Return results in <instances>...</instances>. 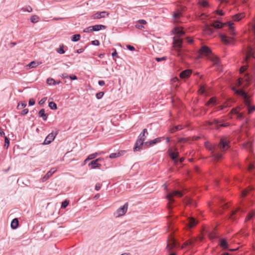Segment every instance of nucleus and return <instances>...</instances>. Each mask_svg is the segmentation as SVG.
<instances>
[{
  "label": "nucleus",
  "mask_w": 255,
  "mask_h": 255,
  "mask_svg": "<svg viewBox=\"0 0 255 255\" xmlns=\"http://www.w3.org/2000/svg\"><path fill=\"white\" fill-rule=\"evenodd\" d=\"M229 144V142L225 139L221 138L218 145H213L209 141H206L204 145L207 149L211 151L213 158L218 160L222 157V154L220 152H225L230 147Z\"/></svg>",
  "instance_id": "nucleus-1"
},
{
  "label": "nucleus",
  "mask_w": 255,
  "mask_h": 255,
  "mask_svg": "<svg viewBox=\"0 0 255 255\" xmlns=\"http://www.w3.org/2000/svg\"><path fill=\"white\" fill-rule=\"evenodd\" d=\"M148 135V132L146 128H144L142 131L140 133L138 137V139H137L134 147L133 148L134 150L135 151H140L141 149H142V147L145 146V142H144L147 135Z\"/></svg>",
  "instance_id": "nucleus-2"
},
{
  "label": "nucleus",
  "mask_w": 255,
  "mask_h": 255,
  "mask_svg": "<svg viewBox=\"0 0 255 255\" xmlns=\"http://www.w3.org/2000/svg\"><path fill=\"white\" fill-rule=\"evenodd\" d=\"M226 25H228L229 26L230 34L233 36H235V29L233 26V23L231 22H228L227 23H222L219 21H216L211 24V26L217 29H219L224 27Z\"/></svg>",
  "instance_id": "nucleus-3"
},
{
  "label": "nucleus",
  "mask_w": 255,
  "mask_h": 255,
  "mask_svg": "<svg viewBox=\"0 0 255 255\" xmlns=\"http://www.w3.org/2000/svg\"><path fill=\"white\" fill-rule=\"evenodd\" d=\"M182 196V192L177 190H174L171 193H167L166 195V198L169 201V203H168L167 205L168 208L169 209H171L172 208V207L170 206V204L174 202V200L172 198L173 196H178L181 197Z\"/></svg>",
  "instance_id": "nucleus-4"
},
{
  "label": "nucleus",
  "mask_w": 255,
  "mask_h": 255,
  "mask_svg": "<svg viewBox=\"0 0 255 255\" xmlns=\"http://www.w3.org/2000/svg\"><path fill=\"white\" fill-rule=\"evenodd\" d=\"M183 40L180 37H173V44L178 56L181 54V49L182 47Z\"/></svg>",
  "instance_id": "nucleus-5"
},
{
  "label": "nucleus",
  "mask_w": 255,
  "mask_h": 255,
  "mask_svg": "<svg viewBox=\"0 0 255 255\" xmlns=\"http://www.w3.org/2000/svg\"><path fill=\"white\" fill-rule=\"evenodd\" d=\"M167 152L171 159L176 163L178 162L177 158L179 156V152L177 149L175 148L173 151L171 148H169Z\"/></svg>",
  "instance_id": "nucleus-6"
},
{
  "label": "nucleus",
  "mask_w": 255,
  "mask_h": 255,
  "mask_svg": "<svg viewBox=\"0 0 255 255\" xmlns=\"http://www.w3.org/2000/svg\"><path fill=\"white\" fill-rule=\"evenodd\" d=\"M104 159L102 158H98L95 160H93L91 161L89 164L88 166L91 169H94L95 168H100L102 166V164L99 163L100 161H103Z\"/></svg>",
  "instance_id": "nucleus-7"
},
{
  "label": "nucleus",
  "mask_w": 255,
  "mask_h": 255,
  "mask_svg": "<svg viewBox=\"0 0 255 255\" xmlns=\"http://www.w3.org/2000/svg\"><path fill=\"white\" fill-rule=\"evenodd\" d=\"M128 208V203H126L122 207L119 208L115 213L117 217L124 215L127 212Z\"/></svg>",
  "instance_id": "nucleus-8"
},
{
  "label": "nucleus",
  "mask_w": 255,
  "mask_h": 255,
  "mask_svg": "<svg viewBox=\"0 0 255 255\" xmlns=\"http://www.w3.org/2000/svg\"><path fill=\"white\" fill-rule=\"evenodd\" d=\"M164 139V137H157L153 140H151L145 142V147H149L152 145L155 144L157 143L160 142L162 140Z\"/></svg>",
  "instance_id": "nucleus-9"
},
{
  "label": "nucleus",
  "mask_w": 255,
  "mask_h": 255,
  "mask_svg": "<svg viewBox=\"0 0 255 255\" xmlns=\"http://www.w3.org/2000/svg\"><path fill=\"white\" fill-rule=\"evenodd\" d=\"M57 133L51 132L49 133L45 138L43 144H50L55 138Z\"/></svg>",
  "instance_id": "nucleus-10"
},
{
  "label": "nucleus",
  "mask_w": 255,
  "mask_h": 255,
  "mask_svg": "<svg viewBox=\"0 0 255 255\" xmlns=\"http://www.w3.org/2000/svg\"><path fill=\"white\" fill-rule=\"evenodd\" d=\"M199 53L201 55L208 56L211 54V50L209 47L204 45L200 48Z\"/></svg>",
  "instance_id": "nucleus-11"
},
{
  "label": "nucleus",
  "mask_w": 255,
  "mask_h": 255,
  "mask_svg": "<svg viewBox=\"0 0 255 255\" xmlns=\"http://www.w3.org/2000/svg\"><path fill=\"white\" fill-rule=\"evenodd\" d=\"M197 242V239L195 238H191L189 240L185 242L183 245V247H188L189 248L193 247Z\"/></svg>",
  "instance_id": "nucleus-12"
},
{
  "label": "nucleus",
  "mask_w": 255,
  "mask_h": 255,
  "mask_svg": "<svg viewBox=\"0 0 255 255\" xmlns=\"http://www.w3.org/2000/svg\"><path fill=\"white\" fill-rule=\"evenodd\" d=\"M251 57L255 58L254 56V49L253 47L249 46L248 48L246 56L245 57V60L248 62V60Z\"/></svg>",
  "instance_id": "nucleus-13"
},
{
  "label": "nucleus",
  "mask_w": 255,
  "mask_h": 255,
  "mask_svg": "<svg viewBox=\"0 0 255 255\" xmlns=\"http://www.w3.org/2000/svg\"><path fill=\"white\" fill-rule=\"evenodd\" d=\"M211 60L214 63V65L217 66L218 69L220 68V60L219 57L215 55H211L210 57Z\"/></svg>",
  "instance_id": "nucleus-14"
},
{
  "label": "nucleus",
  "mask_w": 255,
  "mask_h": 255,
  "mask_svg": "<svg viewBox=\"0 0 255 255\" xmlns=\"http://www.w3.org/2000/svg\"><path fill=\"white\" fill-rule=\"evenodd\" d=\"M56 171V170L54 168H51L49 171L47 172V173L42 178V182L46 181L52 175L53 173L55 172Z\"/></svg>",
  "instance_id": "nucleus-15"
},
{
  "label": "nucleus",
  "mask_w": 255,
  "mask_h": 255,
  "mask_svg": "<svg viewBox=\"0 0 255 255\" xmlns=\"http://www.w3.org/2000/svg\"><path fill=\"white\" fill-rule=\"evenodd\" d=\"M109 13L106 11H103L102 12H97L96 13L94 16V19H100L101 18L105 17L106 16H108Z\"/></svg>",
  "instance_id": "nucleus-16"
},
{
  "label": "nucleus",
  "mask_w": 255,
  "mask_h": 255,
  "mask_svg": "<svg viewBox=\"0 0 255 255\" xmlns=\"http://www.w3.org/2000/svg\"><path fill=\"white\" fill-rule=\"evenodd\" d=\"M191 74V71L190 70H185L182 71L180 73V77L182 79H185L190 76Z\"/></svg>",
  "instance_id": "nucleus-17"
},
{
  "label": "nucleus",
  "mask_w": 255,
  "mask_h": 255,
  "mask_svg": "<svg viewBox=\"0 0 255 255\" xmlns=\"http://www.w3.org/2000/svg\"><path fill=\"white\" fill-rule=\"evenodd\" d=\"M38 117L41 118L43 121H46L48 118V115L45 113L44 109H41L38 112Z\"/></svg>",
  "instance_id": "nucleus-18"
},
{
  "label": "nucleus",
  "mask_w": 255,
  "mask_h": 255,
  "mask_svg": "<svg viewBox=\"0 0 255 255\" xmlns=\"http://www.w3.org/2000/svg\"><path fill=\"white\" fill-rule=\"evenodd\" d=\"M198 223V221L193 217L188 218V226L190 228L194 227Z\"/></svg>",
  "instance_id": "nucleus-19"
},
{
  "label": "nucleus",
  "mask_w": 255,
  "mask_h": 255,
  "mask_svg": "<svg viewBox=\"0 0 255 255\" xmlns=\"http://www.w3.org/2000/svg\"><path fill=\"white\" fill-rule=\"evenodd\" d=\"M220 37L222 40V41L225 43V44H228L230 43V40H233V38H229L228 37H227V36H226L225 35H223V34H221L220 35Z\"/></svg>",
  "instance_id": "nucleus-20"
},
{
  "label": "nucleus",
  "mask_w": 255,
  "mask_h": 255,
  "mask_svg": "<svg viewBox=\"0 0 255 255\" xmlns=\"http://www.w3.org/2000/svg\"><path fill=\"white\" fill-rule=\"evenodd\" d=\"M125 152V150H121L118 152L112 153L110 154L109 157L111 159L115 158L116 157H118L121 155H123Z\"/></svg>",
  "instance_id": "nucleus-21"
},
{
  "label": "nucleus",
  "mask_w": 255,
  "mask_h": 255,
  "mask_svg": "<svg viewBox=\"0 0 255 255\" xmlns=\"http://www.w3.org/2000/svg\"><path fill=\"white\" fill-rule=\"evenodd\" d=\"M175 33L176 34L175 37H180V36L183 35L185 34L184 31L179 27H175L174 28Z\"/></svg>",
  "instance_id": "nucleus-22"
},
{
  "label": "nucleus",
  "mask_w": 255,
  "mask_h": 255,
  "mask_svg": "<svg viewBox=\"0 0 255 255\" xmlns=\"http://www.w3.org/2000/svg\"><path fill=\"white\" fill-rule=\"evenodd\" d=\"M211 25H206L204 27V32L207 34H211L214 32V30L211 27Z\"/></svg>",
  "instance_id": "nucleus-23"
},
{
  "label": "nucleus",
  "mask_w": 255,
  "mask_h": 255,
  "mask_svg": "<svg viewBox=\"0 0 255 255\" xmlns=\"http://www.w3.org/2000/svg\"><path fill=\"white\" fill-rule=\"evenodd\" d=\"M106 27V26L102 24H97L92 26V30H93V31H99L102 29H105Z\"/></svg>",
  "instance_id": "nucleus-24"
},
{
  "label": "nucleus",
  "mask_w": 255,
  "mask_h": 255,
  "mask_svg": "<svg viewBox=\"0 0 255 255\" xmlns=\"http://www.w3.org/2000/svg\"><path fill=\"white\" fill-rule=\"evenodd\" d=\"M18 226V220L17 218L13 219L11 222L10 226L12 229H16Z\"/></svg>",
  "instance_id": "nucleus-25"
},
{
  "label": "nucleus",
  "mask_w": 255,
  "mask_h": 255,
  "mask_svg": "<svg viewBox=\"0 0 255 255\" xmlns=\"http://www.w3.org/2000/svg\"><path fill=\"white\" fill-rule=\"evenodd\" d=\"M220 246L224 250L228 248V244L226 240L224 239H222L220 242Z\"/></svg>",
  "instance_id": "nucleus-26"
},
{
  "label": "nucleus",
  "mask_w": 255,
  "mask_h": 255,
  "mask_svg": "<svg viewBox=\"0 0 255 255\" xmlns=\"http://www.w3.org/2000/svg\"><path fill=\"white\" fill-rule=\"evenodd\" d=\"M182 128V126L181 125H178L170 129L169 131L170 133H174L177 131L181 130Z\"/></svg>",
  "instance_id": "nucleus-27"
},
{
  "label": "nucleus",
  "mask_w": 255,
  "mask_h": 255,
  "mask_svg": "<svg viewBox=\"0 0 255 255\" xmlns=\"http://www.w3.org/2000/svg\"><path fill=\"white\" fill-rule=\"evenodd\" d=\"M238 92H239V93H240V94H242V95H244L246 97L245 98V103L248 107H250V102L249 100L247 98L246 94L242 91H239Z\"/></svg>",
  "instance_id": "nucleus-28"
},
{
  "label": "nucleus",
  "mask_w": 255,
  "mask_h": 255,
  "mask_svg": "<svg viewBox=\"0 0 255 255\" xmlns=\"http://www.w3.org/2000/svg\"><path fill=\"white\" fill-rule=\"evenodd\" d=\"M39 63L36 61H33L27 65V66L30 68H35L39 65Z\"/></svg>",
  "instance_id": "nucleus-29"
},
{
  "label": "nucleus",
  "mask_w": 255,
  "mask_h": 255,
  "mask_svg": "<svg viewBox=\"0 0 255 255\" xmlns=\"http://www.w3.org/2000/svg\"><path fill=\"white\" fill-rule=\"evenodd\" d=\"M244 16L243 14H237L233 16V19L235 21H239Z\"/></svg>",
  "instance_id": "nucleus-30"
},
{
  "label": "nucleus",
  "mask_w": 255,
  "mask_h": 255,
  "mask_svg": "<svg viewBox=\"0 0 255 255\" xmlns=\"http://www.w3.org/2000/svg\"><path fill=\"white\" fill-rule=\"evenodd\" d=\"M39 17L36 15H32L30 17V21L32 23H36L39 21Z\"/></svg>",
  "instance_id": "nucleus-31"
},
{
  "label": "nucleus",
  "mask_w": 255,
  "mask_h": 255,
  "mask_svg": "<svg viewBox=\"0 0 255 255\" xmlns=\"http://www.w3.org/2000/svg\"><path fill=\"white\" fill-rule=\"evenodd\" d=\"M98 155V153L97 152L92 153L90 154L88 157L86 159V161H88L90 160H92L96 158Z\"/></svg>",
  "instance_id": "nucleus-32"
},
{
  "label": "nucleus",
  "mask_w": 255,
  "mask_h": 255,
  "mask_svg": "<svg viewBox=\"0 0 255 255\" xmlns=\"http://www.w3.org/2000/svg\"><path fill=\"white\" fill-rule=\"evenodd\" d=\"M48 106L50 108V109L53 110H55L57 109V105L55 103H54L53 102H49L48 104Z\"/></svg>",
  "instance_id": "nucleus-33"
},
{
  "label": "nucleus",
  "mask_w": 255,
  "mask_h": 255,
  "mask_svg": "<svg viewBox=\"0 0 255 255\" xmlns=\"http://www.w3.org/2000/svg\"><path fill=\"white\" fill-rule=\"evenodd\" d=\"M64 46L63 44H61L60 46V47L59 48H57L56 51L57 53L59 54H64L65 53V50H64Z\"/></svg>",
  "instance_id": "nucleus-34"
},
{
  "label": "nucleus",
  "mask_w": 255,
  "mask_h": 255,
  "mask_svg": "<svg viewBox=\"0 0 255 255\" xmlns=\"http://www.w3.org/2000/svg\"><path fill=\"white\" fill-rule=\"evenodd\" d=\"M81 36L80 34H75L72 36L71 40L73 42H77L80 40Z\"/></svg>",
  "instance_id": "nucleus-35"
},
{
  "label": "nucleus",
  "mask_w": 255,
  "mask_h": 255,
  "mask_svg": "<svg viewBox=\"0 0 255 255\" xmlns=\"http://www.w3.org/2000/svg\"><path fill=\"white\" fill-rule=\"evenodd\" d=\"M46 83L49 85H56V81L51 78H49L46 80Z\"/></svg>",
  "instance_id": "nucleus-36"
},
{
  "label": "nucleus",
  "mask_w": 255,
  "mask_h": 255,
  "mask_svg": "<svg viewBox=\"0 0 255 255\" xmlns=\"http://www.w3.org/2000/svg\"><path fill=\"white\" fill-rule=\"evenodd\" d=\"M210 104H216V99L214 97H212L209 99V100L207 102L206 105L209 106Z\"/></svg>",
  "instance_id": "nucleus-37"
},
{
  "label": "nucleus",
  "mask_w": 255,
  "mask_h": 255,
  "mask_svg": "<svg viewBox=\"0 0 255 255\" xmlns=\"http://www.w3.org/2000/svg\"><path fill=\"white\" fill-rule=\"evenodd\" d=\"M220 123V122L218 120L214 119L212 122H208V124L209 126H212L213 124H215L216 125L218 126Z\"/></svg>",
  "instance_id": "nucleus-38"
},
{
  "label": "nucleus",
  "mask_w": 255,
  "mask_h": 255,
  "mask_svg": "<svg viewBox=\"0 0 255 255\" xmlns=\"http://www.w3.org/2000/svg\"><path fill=\"white\" fill-rule=\"evenodd\" d=\"M112 50L113 51V52L112 53V55L113 59L116 61V58H118L119 56L118 55V53H117L116 49L115 48H113Z\"/></svg>",
  "instance_id": "nucleus-39"
},
{
  "label": "nucleus",
  "mask_w": 255,
  "mask_h": 255,
  "mask_svg": "<svg viewBox=\"0 0 255 255\" xmlns=\"http://www.w3.org/2000/svg\"><path fill=\"white\" fill-rule=\"evenodd\" d=\"M4 146L6 148L8 147L9 144V140L7 136H4Z\"/></svg>",
  "instance_id": "nucleus-40"
},
{
  "label": "nucleus",
  "mask_w": 255,
  "mask_h": 255,
  "mask_svg": "<svg viewBox=\"0 0 255 255\" xmlns=\"http://www.w3.org/2000/svg\"><path fill=\"white\" fill-rule=\"evenodd\" d=\"M167 57L166 56H163V57H155V60L157 62H161L162 61H165L166 60H167Z\"/></svg>",
  "instance_id": "nucleus-41"
},
{
  "label": "nucleus",
  "mask_w": 255,
  "mask_h": 255,
  "mask_svg": "<svg viewBox=\"0 0 255 255\" xmlns=\"http://www.w3.org/2000/svg\"><path fill=\"white\" fill-rule=\"evenodd\" d=\"M69 202V201L68 200H65L63 202H62V204H61V208H65L67 207V206L68 205Z\"/></svg>",
  "instance_id": "nucleus-42"
},
{
  "label": "nucleus",
  "mask_w": 255,
  "mask_h": 255,
  "mask_svg": "<svg viewBox=\"0 0 255 255\" xmlns=\"http://www.w3.org/2000/svg\"><path fill=\"white\" fill-rule=\"evenodd\" d=\"M21 10H22L23 11H27L28 12H30L32 11V8H31V6H28L25 8H24V7L22 8Z\"/></svg>",
  "instance_id": "nucleus-43"
},
{
  "label": "nucleus",
  "mask_w": 255,
  "mask_h": 255,
  "mask_svg": "<svg viewBox=\"0 0 255 255\" xmlns=\"http://www.w3.org/2000/svg\"><path fill=\"white\" fill-rule=\"evenodd\" d=\"M181 14V13L180 11H177L176 12H174V14H173V17L175 18V19H177L178 18L180 17V15Z\"/></svg>",
  "instance_id": "nucleus-44"
},
{
  "label": "nucleus",
  "mask_w": 255,
  "mask_h": 255,
  "mask_svg": "<svg viewBox=\"0 0 255 255\" xmlns=\"http://www.w3.org/2000/svg\"><path fill=\"white\" fill-rule=\"evenodd\" d=\"M104 92H100L96 94V97L97 99H101L104 96Z\"/></svg>",
  "instance_id": "nucleus-45"
},
{
  "label": "nucleus",
  "mask_w": 255,
  "mask_h": 255,
  "mask_svg": "<svg viewBox=\"0 0 255 255\" xmlns=\"http://www.w3.org/2000/svg\"><path fill=\"white\" fill-rule=\"evenodd\" d=\"M26 106V104L25 103H21L20 104L19 103L17 105V109H21L23 108H24Z\"/></svg>",
  "instance_id": "nucleus-46"
},
{
  "label": "nucleus",
  "mask_w": 255,
  "mask_h": 255,
  "mask_svg": "<svg viewBox=\"0 0 255 255\" xmlns=\"http://www.w3.org/2000/svg\"><path fill=\"white\" fill-rule=\"evenodd\" d=\"M239 113V110H238L237 108H233L231 110L230 114L231 115H237Z\"/></svg>",
  "instance_id": "nucleus-47"
},
{
  "label": "nucleus",
  "mask_w": 255,
  "mask_h": 255,
  "mask_svg": "<svg viewBox=\"0 0 255 255\" xmlns=\"http://www.w3.org/2000/svg\"><path fill=\"white\" fill-rule=\"evenodd\" d=\"M92 31H93V30H92V26L87 27L83 30V32H86V33L87 32H91Z\"/></svg>",
  "instance_id": "nucleus-48"
},
{
  "label": "nucleus",
  "mask_w": 255,
  "mask_h": 255,
  "mask_svg": "<svg viewBox=\"0 0 255 255\" xmlns=\"http://www.w3.org/2000/svg\"><path fill=\"white\" fill-rule=\"evenodd\" d=\"M199 4L203 7H206L208 6V2L204 0H201L199 1Z\"/></svg>",
  "instance_id": "nucleus-49"
},
{
  "label": "nucleus",
  "mask_w": 255,
  "mask_h": 255,
  "mask_svg": "<svg viewBox=\"0 0 255 255\" xmlns=\"http://www.w3.org/2000/svg\"><path fill=\"white\" fill-rule=\"evenodd\" d=\"M248 68L247 65H244L240 68V72L242 73L244 72Z\"/></svg>",
  "instance_id": "nucleus-50"
},
{
  "label": "nucleus",
  "mask_w": 255,
  "mask_h": 255,
  "mask_svg": "<svg viewBox=\"0 0 255 255\" xmlns=\"http://www.w3.org/2000/svg\"><path fill=\"white\" fill-rule=\"evenodd\" d=\"M255 216V214L254 213H250L248 215L247 220L251 219L253 217Z\"/></svg>",
  "instance_id": "nucleus-51"
},
{
  "label": "nucleus",
  "mask_w": 255,
  "mask_h": 255,
  "mask_svg": "<svg viewBox=\"0 0 255 255\" xmlns=\"http://www.w3.org/2000/svg\"><path fill=\"white\" fill-rule=\"evenodd\" d=\"M254 168V166L253 164L252 163H249L248 165V170L249 171H252V170H253Z\"/></svg>",
  "instance_id": "nucleus-52"
},
{
  "label": "nucleus",
  "mask_w": 255,
  "mask_h": 255,
  "mask_svg": "<svg viewBox=\"0 0 255 255\" xmlns=\"http://www.w3.org/2000/svg\"><path fill=\"white\" fill-rule=\"evenodd\" d=\"M135 27L139 29H143L144 27L143 26L142 24H139L137 22V23L135 24Z\"/></svg>",
  "instance_id": "nucleus-53"
},
{
  "label": "nucleus",
  "mask_w": 255,
  "mask_h": 255,
  "mask_svg": "<svg viewBox=\"0 0 255 255\" xmlns=\"http://www.w3.org/2000/svg\"><path fill=\"white\" fill-rule=\"evenodd\" d=\"M35 103V100L33 99H30L29 100V102H28V105L29 106H33Z\"/></svg>",
  "instance_id": "nucleus-54"
},
{
  "label": "nucleus",
  "mask_w": 255,
  "mask_h": 255,
  "mask_svg": "<svg viewBox=\"0 0 255 255\" xmlns=\"http://www.w3.org/2000/svg\"><path fill=\"white\" fill-rule=\"evenodd\" d=\"M255 111V106H253L252 107H248V113L249 114H251L253 112Z\"/></svg>",
  "instance_id": "nucleus-55"
},
{
  "label": "nucleus",
  "mask_w": 255,
  "mask_h": 255,
  "mask_svg": "<svg viewBox=\"0 0 255 255\" xmlns=\"http://www.w3.org/2000/svg\"><path fill=\"white\" fill-rule=\"evenodd\" d=\"M238 209L236 210H233V211H232L231 215H230V217L233 220L235 219V218L233 217V216L236 214V213L238 212Z\"/></svg>",
  "instance_id": "nucleus-56"
},
{
  "label": "nucleus",
  "mask_w": 255,
  "mask_h": 255,
  "mask_svg": "<svg viewBox=\"0 0 255 255\" xmlns=\"http://www.w3.org/2000/svg\"><path fill=\"white\" fill-rule=\"evenodd\" d=\"M216 13L217 14H219L220 15H223L224 14L223 11L221 9H218L216 11Z\"/></svg>",
  "instance_id": "nucleus-57"
},
{
  "label": "nucleus",
  "mask_w": 255,
  "mask_h": 255,
  "mask_svg": "<svg viewBox=\"0 0 255 255\" xmlns=\"http://www.w3.org/2000/svg\"><path fill=\"white\" fill-rule=\"evenodd\" d=\"M92 44L94 45H96V46H98L100 44V42H99V41L98 40H93L92 41Z\"/></svg>",
  "instance_id": "nucleus-58"
},
{
  "label": "nucleus",
  "mask_w": 255,
  "mask_h": 255,
  "mask_svg": "<svg viewBox=\"0 0 255 255\" xmlns=\"http://www.w3.org/2000/svg\"><path fill=\"white\" fill-rule=\"evenodd\" d=\"M101 188V185L100 183H97L95 185V190L96 191H99L100 190Z\"/></svg>",
  "instance_id": "nucleus-59"
},
{
  "label": "nucleus",
  "mask_w": 255,
  "mask_h": 255,
  "mask_svg": "<svg viewBox=\"0 0 255 255\" xmlns=\"http://www.w3.org/2000/svg\"><path fill=\"white\" fill-rule=\"evenodd\" d=\"M28 112V109H24L21 111V114L22 115H26Z\"/></svg>",
  "instance_id": "nucleus-60"
},
{
  "label": "nucleus",
  "mask_w": 255,
  "mask_h": 255,
  "mask_svg": "<svg viewBox=\"0 0 255 255\" xmlns=\"http://www.w3.org/2000/svg\"><path fill=\"white\" fill-rule=\"evenodd\" d=\"M237 115V119L239 120L242 119L244 117V114L243 113H239Z\"/></svg>",
  "instance_id": "nucleus-61"
},
{
  "label": "nucleus",
  "mask_w": 255,
  "mask_h": 255,
  "mask_svg": "<svg viewBox=\"0 0 255 255\" xmlns=\"http://www.w3.org/2000/svg\"><path fill=\"white\" fill-rule=\"evenodd\" d=\"M46 99H47V98H45H45H42V99H41V100L39 101V103H39V105H42V104H43L45 102V101H46Z\"/></svg>",
  "instance_id": "nucleus-62"
},
{
  "label": "nucleus",
  "mask_w": 255,
  "mask_h": 255,
  "mask_svg": "<svg viewBox=\"0 0 255 255\" xmlns=\"http://www.w3.org/2000/svg\"><path fill=\"white\" fill-rule=\"evenodd\" d=\"M127 48L130 51H133L135 50V48L133 46H131V45H128L127 46Z\"/></svg>",
  "instance_id": "nucleus-63"
},
{
  "label": "nucleus",
  "mask_w": 255,
  "mask_h": 255,
  "mask_svg": "<svg viewBox=\"0 0 255 255\" xmlns=\"http://www.w3.org/2000/svg\"><path fill=\"white\" fill-rule=\"evenodd\" d=\"M137 23L142 24V25H144L146 23V21L144 19H140V20H138Z\"/></svg>",
  "instance_id": "nucleus-64"
}]
</instances>
